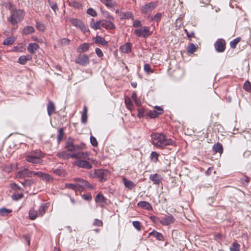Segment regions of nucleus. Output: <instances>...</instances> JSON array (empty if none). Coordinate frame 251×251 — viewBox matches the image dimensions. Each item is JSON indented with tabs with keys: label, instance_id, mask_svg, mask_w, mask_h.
I'll return each instance as SVG.
<instances>
[{
	"label": "nucleus",
	"instance_id": "nucleus-3",
	"mask_svg": "<svg viewBox=\"0 0 251 251\" xmlns=\"http://www.w3.org/2000/svg\"><path fill=\"white\" fill-rule=\"evenodd\" d=\"M44 157V153L41 151L35 150L27 153L25 156V159L31 163L39 164L41 163L42 158Z\"/></svg>",
	"mask_w": 251,
	"mask_h": 251
},
{
	"label": "nucleus",
	"instance_id": "nucleus-50",
	"mask_svg": "<svg viewBox=\"0 0 251 251\" xmlns=\"http://www.w3.org/2000/svg\"><path fill=\"white\" fill-rule=\"evenodd\" d=\"M162 17V14L160 13L156 14L153 17L151 18V20L154 22H158L160 21Z\"/></svg>",
	"mask_w": 251,
	"mask_h": 251
},
{
	"label": "nucleus",
	"instance_id": "nucleus-55",
	"mask_svg": "<svg viewBox=\"0 0 251 251\" xmlns=\"http://www.w3.org/2000/svg\"><path fill=\"white\" fill-rule=\"evenodd\" d=\"M70 5L75 8H80L82 6L81 4L79 2L76 1L71 2L70 3Z\"/></svg>",
	"mask_w": 251,
	"mask_h": 251
},
{
	"label": "nucleus",
	"instance_id": "nucleus-11",
	"mask_svg": "<svg viewBox=\"0 0 251 251\" xmlns=\"http://www.w3.org/2000/svg\"><path fill=\"white\" fill-rule=\"evenodd\" d=\"M108 172L105 170H95L94 172V176L96 177L99 179L100 181H105L107 179V174Z\"/></svg>",
	"mask_w": 251,
	"mask_h": 251
},
{
	"label": "nucleus",
	"instance_id": "nucleus-26",
	"mask_svg": "<svg viewBox=\"0 0 251 251\" xmlns=\"http://www.w3.org/2000/svg\"><path fill=\"white\" fill-rule=\"evenodd\" d=\"M123 182L125 187L130 190L132 189L136 186V184H135L132 181L128 180L125 177L123 178Z\"/></svg>",
	"mask_w": 251,
	"mask_h": 251
},
{
	"label": "nucleus",
	"instance_id": "nucleus-16",
	"mask_svg": "<svg viewBox=\"0 0 251 251\" xmlns=\"http://www.w3.org/2000/svg\"><path fill=\"white\" fill-rule=\"evenodd\" d=\"M102 27L107 30H112L115 28L114 24L110 21L102 20L101 22Z\"/></svg>",
	"mask_w": 251,
	"mask_h": 251
},
{
	"label": "nucleus",
	"instance_id": "nucleus-37",
	"mask_svg": "<svg viewBox=\"0 0 251 251\" xmlns=\"http://www.w3.org/2000/svg\"><path fill=\"white\" fill-rule=\"evenodd\" d=\"M38 216V212L34 209H31L29 211V217L30 219L33 220Z\"/></svg>",
	"mask_w": 251,
	"mask_h": 251
},
{
	"label": "nucleus",
	"instance_id": "nucleus-53",
	"mask_svg": "<svg viewBox=\"0 0 251 251\" xmlns=\"http://www.w3.org/2000/svg\"><path fill=\"white\" fill-rule=\"evenodd\" d=\"M244 89L248 92L251 91V84L250 82L249 81H246L245 82L244 85Z\"/></svg>",
	"mask_w": 251,
	"mask_h": 251
},
{
	"label": "nucleus",
	"instance_id": "nucleus-1",
	"mask_svg": "<svg viewBox=\"0 0 251 251\" xmlns=\"http://www.w3.org/2000/svg\"><path fill=\"white\" fill-rule=\"evenodd\" d=\"M151 138L152 144L158 148L163 149L166 146L173 144V141L162 133H153Z\"/></svg>",
	"mask_w": 251,
	"mask_h": 251
},
{
	"label": "nucleus",
	"instance_id": "nucleus-20",
	"mask_svg": "<svg viewBox=\"0 0 251 251\" xmlns=\"http://www.w3.org/2000/svg\"><path fill=\"white\" fill-rule=\"evenodd\" d=\"M39 46L35 43H31L28 44L27 50L31 54H34L36 50L39 49Z\"/></svg>",
	"mask_w": 251,
	"mask_h": 251
},
{
	"label": "nucleus",
	"instance_id": "nucleus-43",
	"mask_svg": "<svg viewBox=\"0 0 251 251\" xmlns=\"http://www.w3.org/2000/svg\"><path fill=\"white\" fill-rule=\"evenodd\" d=\"M36 28L40 31H44L45 30V25L43 23L40 22H37L36 24Z\"/></svg>",
	"mask_w": 251,
	"mask_h": 251
},
{
	"label": "nucleus",
	"instance_id": "nucleus-57",
	"mask_svg": "<svg viewBox=\"0 0 251 251\" xmlns=\"http://www.w3.org/2000/svg\"><path fill=\"white\" fill-rule=\"evenodd\" d=\"M66 187L76 191L78 190V187L76 184L68 183L66 184Z\"/></svg>",
	"mask_w": 251,
	"mask_h": 251
},
{
	"label": "nucleus",
	"instance_id": "nucleus-19",
	"mask_svg": "<svg viewBox=\"0 0 251 251\" xmlns=\"http://www.w3.org/2000/svg\"><path fill=\"white\" fill-rule=\"evenodd\" d=\"M116 13H119V16L121 19L130 18L132 21H134V17L130 12H119L118 10H117Z\"/></svg>",
	"mask_w": 251,
	"mask_h": 251
},
{
	"label": "nucleus",
	"instance_id": "nucleus-56",
	"mask_svg": "<svg viewBox=\"0 0 251 251\" xmlns=\"http://www.w3.org/2000/svg\"><path fill=\"white\" fill-rule=\"evenodd\" d=\"M150 219L155 224H158V223H160L161 218H159L155 216H151L150 217Z\"/></svg>",
	"mask_w": 251,
	"mask_h": 251
},
{
	"label": "nucleus",
	"instance_id": "nucleus-10",
	"mask_svg": "<svg viewBox=\"0 0 251 251\" xmlns=\"http://www.w3.org/2000/svg\"><path fill=\"white\" fill-rule=\"evenodd\" d=\"M175 221V218L171 214L166 215L161 218L160 224L163 226H167L174 223Z\"/></svg>",
	"mask_w": 251,
	"mask_h": 251
},
{
	"label": "nucleus",
	"instance_id": "nucleus-17",
	"mask_svg": "<svg viewBox=\"0 0 251 251\" xmlns=\"http://www.w3.org/2000/svg\"><path fill=\"white\" fill-rule=\"evenodd\" d=\"M66 148L68 151H76L80 149V146L74 144L72 141H68L66 143Z\"/></svg>",
	"mask_w": 251,
	"mask_h": 251
},
{
	"label": "nucleus",
	"instance_id": "nucleus-24",
	"mask_svg": "<svg viewBox=\"0 0 251 251\" xmlns=\"http://www.w3.org/2000/svg\"><path fill=\"white\" fill-rule=\"evenodd\" d=\"M137 205L141 208H143L148 210H151L152 209L151 204L146 201H141L137 203Z\"/></svg>",
	"mask_w": 251,
	"mask_h": 251
},
{
	"label": "nucleus",
	"instance_id": "nucleus-36",
	"mask_svg": "<svg viewBox=\"0 0 251 251\" xmlns=\"http://www.w3.org/2000/svg\"><path fill=\"white\" fill-rule=\"evenodd\" d=\"M150 235H153L154 237H155L159 241H163L164 239L163 236L162 234L159 232L155 231L154 230L150 232Z\"/></svg>",
	"mask_w": 251,
	"mask_h": 251
},
{
	"label": "nucleus",
	"instance_id": "nucleus-54",
	"mask_svg": "<svg viewBox=\"0 0 251 251\" xmlns=\"http://www.w3.org/2000/svg\"><path fill=\"white\" fill-rule=\"evenodd\" d=\"M144 69L147 74H149L153 73V71L151 68V65L149 64H146L144 65Z\"/></svg>",
	"mask_w": 251,
	"mask_h": 251
},
{
	"label": "nucleus",
	"instance_id": "nucleus-27",
	"mask_svg": "<svg viewBox=\"0 0 251 251\" xmlns=\"http://www.w3.org/2000/svg\"><path fill=\"white\" fill-rule=\"evenodd\" d=\"M49 205L48 203H45L41 205L38 210V216H42L46 213L48 208Z\"/></svg>",
	"mask_w": 251,
	"mask_h": 251
},
{
	"label": "nucleus",
	"instance_id": "nucleus-23",
	"mask_svg": "<svg viewBox=\"0 0 251 251\" xmlns=\"http://www.w3.org/2000/svg\"><path fill=\"white\" fill-rule=\"evenodd\" d=\"M101 20L95 22V20L93 19L90 23V26L94 30H97L100 29L102 25H101Z\"/></svg>",
	"mask_w": 251,
	"mask_h": 251
},
{
	"label": "nucleus",
	"instance_id": "nucleus-9",
	"mask_svg": "<svg viewBox=\"0 0 251 251\" xmlns=\"http://www.w3.org/2000/svg\"><path fill=\"white\" fill-rule=\"evenodd\" d=\"M75 61L76 63L83 66L87 65L90 62L89 56L85 54L78 55Z\"/></svg>",
	"mask_w": 251,
	"mask_h": 251
},
{
	"label": "nucleus",
	"instance_id": "nucleus-60",
	"mask_svg": "<svg viewBox=\"0 0 251 251\" xmlns=\"http://www.w3.org/2000/svg\"><path fill=\"white\" fill-rule=\"evenodd\" d=\"M70 40L67 38H63L60 41V43L62 46H66L69 44Z\"/></svg>",
	"mask_w": 251,
	"mask_h": 251
},
{
	"label": "nucleus",
	"instance_id": "nucleus-7",
	"mask_svg": "<svg viewBox=\"0 0 251 251\" xmlns=\"http://www.w3.org/2000/svg\"><path fill=\"white\" fill-rule=\"evenodd\" d=\"M71 23L75 27L79 28L83 32L89 31V28L79 19L72 18L70 20Z\"/></svg>",
	"mask_w": 251,
	"mask_h": 251
},
{
	"label": "nucleus",
	"instance_id": "nucleus-38",
	"mask_svg": "<svg viewBox=\"0 0 251 251\" xmlns=\"http://www.w3.org/2000/svg\"><path fill=\"white\" fill-rule=\"evenodd\" d=\"M12 212V210L7 209L4 207L0 208V215L1 216H7L9 213Z\"/></svg>",
	"mask_w": 251,
	"mask_h": 251
},
{
	"label": "nucleus",
	"instance_id": "nucleus-29",
	"mask_svg": "<svg viewBox=\"0 0 251 251\" xmlns=\"http://www.w3.org/2000/svg\"><path fill=\"white\" fill-rule=\"evenodd\" d=\"M213 150L215 152H219L221 154L223 152V145L220 143H217L213 146Z\"/></svg>",
	"mask_w": 251,
	"mask_h": 251
},
{
	"label": "nucleus",
	"instance_id": "nucleus-47",
	"mask_svg": "<svg viewBox=\"0 0 251 251\" xmlns=\"http://www.w3.org/2000/svg\"><path fill=\"white\" fill-rule=\"evenodd\" d=\"M86 13L87 14L95 17L97 16V12L95 10L92 8H89L87 10Z\"/></svg>",
	"mask_w": 251,
	"mask_h": 251
},
{
	"label": "nucleus",
	"instance_id": "nucleus-12",
	"mask_svg": "<svg viewBox=\"0 0 251 251\" xmlns=\"http://www.w3.org/2000/svg\"><path fill=\"white\" fill-rule=\"evenodd\" d=\"M86 157H87V156ZM87 157H86L85 158L78 159V160H76L75 163L76 165H77L79 167L84 169H91L92 167V165L90 163L84 160Z\"/></svg>",
	"mask_w": 251,
	"mask_h": 251
},
{
	"label": "nucleus",
	"instance_id": "nucleus-18",
	"mask_svg": "<svg viewBox=\"0 0 251 251\" xmlns=\"http://www.w3.org/2000/svg\"><path fill=\"white\" fill-rule=\"evenodd\" d=\"M163 111V109L159 106L155 107V109L150 110L149 112V116L151 118H155L158 117Z\"/></svg>",
	"mask_w": 251,
	"mask_h": 251
},
{
	"label": "nucleus",
	"instance_id": "nucleus-61",
	"mask_svg": "<svg viewBox=\"0 0 251 251\" xmlns=\"http://www.w3.org/2000/svg\"><path fill=\"white\" fill-rule=\"evenodd\" d=\"M102 225H103V223L101 220H99L98 219H95L94 223H93L94 226H102Z\"/></svg>",
	"mask_w": 251,
	"mask_h": 251
},
{
	"label": "nucleus",
	"instance_id": "nucleus-28",
	"mask_svg": "<svg viewBox=\"0 0 251 251\" xmlns=\"http://www.w3.org/2000/svg\"><path fill=\"white\" fill-rule=\"evenodd\" d=\"M95 43L97 44H101L103 46H106L107 45V42L104 39L100 36H96L94 38Z\"/></svg>",
	"mask_w": 251,
	"mask_h": 251
},
{
	"label": "nucleus",
	"instance_id": "nucleus-63",
	"mask_svg": "<svg viewBox=\"0 0 251 251\" xmlns=\"http://www.w3.org/2000/svg\"><path fill=\"white\" fill-rule=\"evenodd\" d=\"M134 23L133 24V26L134 27H142L141 22L139 20H134Z\"/></svg>",
	"mask_w": 251,
	"mask_h": 251
},
{
	"label": "nucleus",
	"instance_id": "nucleus-33",
	"mask_svg": "<svg viewBox=\"0 0 251 251\" xmlns=\"http://www.w3.org/2000/svg\"><path fill=\"white\" fill-rule=\"evenodd\" d=\"M34 31L35 30L33 27L28 25L24 28L22 33L23 35H27L33 33Z\"/></svg>",
	"mask_w": 251,
	"mask_h": 251
},
{
	"label": "nucleus",
	"instance_id": "nucleus-44",
	"mask_svg": "<svg viewBox=\"0 0 251 251\" xmlns=\"http://www.w3.org/2000/svg\"><path fill=\"white\" fill-rule=\"evenodd\" d=\"M196 50V48L195 45L193 43H191L188 46L187 48V51L188 53H193Z\"/></svg>",
	"mask_w": 251,
	"mask_h": 251
},
{
	"label": "nucleus",
	"instance_id": "nucleus-34",
	"mask_svg": "<svg viewBox=\"0 0 251 251\" xmlns=\"http://www.w3.org/2000/svg\"><path fill=\"white\" fill-rule=\"evenodd\" d=\"M16 38L13 36L7 37L3 42L4 45H11L15 41Z\"/></svg>",
	"mask_w": 251,
	"mask_h": 251
},
{
	"label": "nucleus",
	"instance_id": "nucleus-45",
	"mask_svg": "<svg viewBox=\"0 0 251 251\" xmlns=\"http://www.w3.org/2000/svg\"><path fill=\"white\" fill-rule=\"evenodd\" d=\"M64 135V132L63 128H60L59 129L58 134H57V141L58 143H60V141L62 140L63 136Z\"/></svg>",
	"mask_w": 251,
	"mask_h": 251
},
{
	"label": "nucleus",
	"instance_id": "nucleus-15",
	"mask_svg": "<svg viewBox=\"0 0 251 251\" xmlns=\"http://www.w3.org/2000/svg\"><path fill=\"white\" fill-rule=\"evenodd\" d=\"M150 179L152 181L153 184L159 185L161 183L162 177L158 174H151Z\"/></svg>",
	"mask_w": 251,
	"mask_h": 251
},
{
	"label": "nucleus",
	"instance_id": "nucleus-52",
	"mask_svg": "<svg viewBox=\"0 0 251 251\" xmlns=\"http://www.w3.org/2000/svg\"><path fill=\"white\" fill-rule=\"evenodd\" d=\"M133 226L138 231L141 230V223L139 221H133L132 222Z\"/></svg>",
	"mask_w": 251,
	"mask_h": 251
},
{
	"label": "nucleus",
	"instance_id": "nucleus-39",
	"mask_svg": "<svg viewBox=\"0 0 251 251\" xmlns=\"http://www.w3.org/2000/svg\"><path fill=\"white\" fill-rule=\"evenodd\" d=\"M125 103L127 109L131 110L133 107L132 102L128 97H126L125 99Z\"/></svg>",
	"mask_w": 251,
	"mask_h": 251
},
{
	"label": "nucleus",
	"instance_id": "nucleus-62",
	"mask_svg": "<svg viewBox=\"0 0 251 251\" xmlns=\"http://www.w3.org/2000/svg\"><path fill=\"white\" fill-rule=\"evenodd\" d=\"M90 142L94 147H96L98 145L97 139L93 136L90 137Z\"/></svg>",
	"mask_w": 251,
	"mask_h": 251
},
{
	"label": "nucleus",
	"instance_id": "nucleus-22",
	"mask_svg": "<svg viewBox=\"0 0 251 251\" xmlns=\"http://www.w3.org/2000/svg\"><path fill=\"white\" fill-rule=\"evenodd\" d=\"M31 59L32 56L29 54L22 55L18 58V62L20 64L25 65L28 61L30 60Z\"/></svg>",
	"mask_w": 251,
	"mask_h": 251
},
{
	"label": "nucleus",
	"instance_id": "nucleus-49",
	"mask_svg": "<svg viewBox=\"0 0 251 251\" xmlns=\"http://www.w3.org/2000/svg\"><path fill=\"white\" fill-rule=\"evenodd\" d=\"M24 197V195L22 193H14L12 196V199L15 201H18L22 199Z\"/></svg>",
	"mask_w": 251,
	"mask_h": 251
},
{
	"label": "nucleus",
	"instance_id": "nucleus-35",
	"mask_svg": "<svg viewBox=\"0 0 251 251\" xmlns=\"http://www.w3.org/2000/svg\"><path fill=\"white\" fill-rule=\"evenodd\" d=\"M95 201L96 202L104 203L106 202V199L102 195L99 193L97 195Z\"/></svg>",
	"mask_w": 251,
	"mask_h": 251
},
{
	"label": "nucleus",
	"instance_id": "nucleus-42",
	"mask_svg": "<svg viewBox=\"0 0 251 251\" xmlns=\"http://www.w3.org/2000/svg\"><path fill=\"white\" fill-rule=\"evenodd\" d=\"M240 245L237 242H233L230 247V251H240Z\"/></svg>",
	"mask_w": 251,
	"mask_h": 251
},
{
	"label": "nucleus",
	"instance_id": "nucleus-32",
	"mask_svg": "<svg viewBox=\"0 0 251 251\" xmlns=\"http://www.w3.org/2000/svg\"><path fill=\"white\" fill-rule=\"evenodd\" d=\"M81 121L82 124H85L87 121V108L86 106H83V112L81 114Z\"/></svg>",
	"mask_w": 251,
	"mask_h": 251
},
{
	"label": "nucleus",
	"instance_id": "nucleus-4",
	"mask_svg": "<svg viewBox=\"0 0 251 251\" xmlns=\"http://www.w3.org/2000/svg\"><path fill=\"white\" fill-rule=\"evenodd\" d=\"M56 155L59 158L68 159L69 158H74L76 159L85 158L87 156V153L78 151L76 153H69L68 151H62L58 152Z\"/></svg>",
	"mask_w": 251,
	"mask_h": 251
},
{
	"label": "nucleus",
	"instance_id": "nucleus-31",
	"mask_svg": "<svg viewBox=\"0 0 251 251\" xmlns=\"http://www.w3.org/2000/svg\"><path fill=\"white\" fill-rule=\"evenodd\" d=\"M55 106L53 102L50 100L47 105V111L49 116H50L55 111Z\"/></svg>",
	"mask_w": 251,
	"mask_h": 251
},
{
	"label": "nucleus",
	"instance_id": "nucleus-14",
	"mask_svg": "<svg viewBox=\"0 0 251 251\" xmlns=\"http://www.w3.org/2000/svg\"><path fill=\"white\" fill-rule=\"evenodd\" d=\"M33 175V171H29L27 169H25L19 171L16 175L18 179L24 178L25 177H31Z\"/></svg>",
	"mask_w": 251,
	"mask_h": 251
},
{
	"label": "nucleus",
	"instance_id": "nucleus-25",
	"mask_svg": "<svg viewBox=\"0 0 251 251\" xmlns=\"http://www.w3.org/2000/svg\"><path fill=\"white\" fill-rule=\"evenodd\" d=\"M132 45L129 43H126L121 46L120 50L122 52L128 53L131 51Z\"/></svg>",
	"mask_w": 251,
	"mask_h": 251
},
{
	"label": "nucleus",
	"instance_id": "nucleus-46",
	"mask_svg": "<svg viewBox=\"0 0 251 251\" xmlns=\"http://www.w3.org/2000/svg\"><path fill=\"white\" fill-rule=\"evenodd\" d=\"M240 38L237 37L231 41L230 43V45L231 48L234 49L236 48L237 44L240 42Z\"/></svg>",
	"mask_w": 251,
	"mask_h": 251
},
{
	"label": "nucleus",
	"instance_id": "nucleus-5",
	"mask_svg": "<svg viewBox=\"0 0 251 251\" xmlns=\"http://www.w3.org/2000/svg\"><path fill=\"white\" fill-rule=\"evenodd\" d=\"M135 34L138 37L146 38L151 34L150 28L148 26H142L141 28L136 29L134 30Z\"/></svg>",
	"mask_w": 251,
	"mask_h": 251
},
{
	"label": "nucleus",
	"instance_id": "nucleus-2",
	"mask_svg": "<svg viewBox=\"0 0 251 251\" xmlns=\"http://www.w3.org/2000/svg\"><path fill=\"white\" fill-rule=\"evenodd\" d=\"M8 8L11 13L8 21L10 22L12 25L14 26L23 20L24 17V12L23 10L16 9L10 2L8 3Z\"/></svg>",
	"mask_w": 251,
	"mask_h": 251
},
{
	"label": "nucleus",
	"instance_id": "nucleus-64",
	"mask_svg": "<svg viewBox=\"0 0 251 251\" xmlns=\"http://www.w3.org/2000/svg\"><path fill=\"white\" fill-rule=\"evenodd\" d=\"M95 51H96V53L97 55L99 57H101L103 56V52H102V51H101V50L100 49L96 48L95 49Z\"/></svg>",
	"mask_w": 251,
	"mask_h": 251
},
{
	"label": "nucleus",
	"instance_id": "nucleus-40",
	"mask_svg": "<svg viewBox=\"0 0 251 251\" xmlns=\"http://www.w3.org/2000/svg\"><path fill=\"white\" fill-rule=\"evenodd\" d=\"M159 156V154L158 153H157L156 152L152 151L151 154L150 158H151V160L154 163H155L158 161V156Z\"/></svg>",
	"mask_w": 251,
	"mask_h": 251
},
{
	"label": "nucleus",
	"instance_id": "nucleus-13",
	"mask_svg": "<svg viewBox=\"0 0 251 251\" xmlns=\"http://www.w3.org/2000/svg\"><path fill=\"white\" fill-rule=\"evenodd\" d=\"M216 50L218 52L224 51L226 49V43L224 40L219 39L214 44Z\"/></svg>",
	"mask_w": 251,
	"mask_h": 251
},
{
	"label": "nucleus",
	"instance_id": "nucleus-30",
	"mask_svg": "<svg viewBox=\"0 0 251 251\" xmlns=\"http://www.w3.org/2000/svg\"><path fill=\"white\" fill-rule=\"evenodd\" d=\"M100 1L109 8H112L117 5L116 2L113 0H100Z\"/></svg>",
	"mask_w": 251,
	"mask_h": 251
},
{
	"label": "nucleus",
	"instance_id": "nucleus-6",
	"mask_svg": "<svg viewBox=\"0 0 251 251\" xmlns=\"http://www.w3.org/2000/svg\"><path fill=\"white\" fill-rule=\"evenodd\" d=\"M157 6L156 2H150L143 5L141 8V12L143 14H150Z\"/></svg>",
	"mask_w": 251,
	"mask_h": 251
},
{
	"label": "nucleus",
	"instance_id": "nucleus-8",
	"mask_svg": "<svg viewBox=\"0 0 251 251\" xmlns=\"http://www.w3.org/2000/svg\"><path fill=\"white\" fill-rule=\"evenodd\" d=\"M73 180L76 182L75 184L77 185L78 191H81L86 188H92L89 183L83 179L75 177L73 178Z\"/></svg>",
	"mask_w": 251,
	"mask_h": 251
},
{
	"label": "nucleus",
	"instance_id": "nucleus-48",
	"mask_svg": "<svg viewBox=\"0 0 251 251\" xmlns=\"http://www.w3.org/2000/svg\"><path fill=\"white\" fill-rule=\"evenodd\" d=\"M53 172L59 176H64L65 175L64 170L61 168L53 169Z\"/></svg>",
	"mask_w": 251,
	"mask_h": 251
},
{
	"label": "nucleus",
	"instance_id": "nucleus-59",
	"mask_svg": "<svg viewBox=\"0 0 251 251\" xmlns=\"http://www.w3.org/2000/svg\"><path fill=\"white\" fill-rule=\"evenodd\" d=\"M43 180L47 181H49L52 179L51 176L48 174L44 173V175L42 177Z\"/></svg>",
	"mask_w": 251,
	"mask_h": 251
},
{
	"label": "nucleus",
	"instance_id": "nucleus-41",
	"mask_svg": "<svg viewBox=\"0 0 251 251\" xmlns=\"http://www.w3.org/2000/svg\"><path fill=\"white\" fill-rule=\"evenodd\" d=\"M19 181L25 187H29L33 183V180L32 179H25Z\"/></svg>",
	"mask_w": 251,
	"mask_h": 251
},
{
	"label": "nucleus",
	"instance_id": "nucleus-51",
	"mask_svg": "<svg viewBox=\"0 0 251 251\" xmlns=\"http://www.w3.org/2000/svg\"><path fill=\"white\" fill-rule=\"evenodd\" d=\"M50 7L56 13V10L58 9L57 5L56 2H52L50 0H48Z\"/></svg>",
	"mask_w": 251,
	"mask_h": 251
},
{
	"label": "nucleus",
	"instance_id": "nucleus-21",
	"mask_svg": "<svg viewBox=\"0 0 251 251\" xmlns=\"http://www.w3.org/2000/svg\"><path fill=\"white\" fill-rule=\"evenodd\" d=\"M90 48V44L88 43H84L79 45L77 48L76 51L78 53H82L87 51Z\"/></svg>",
	"mask_w": 251,
	"mask_h": 251
},
{
	"label": "nucleus",
	"instance_id": "nucleus-58",
	"mask_svg": "<svg viewBox=\"0 0 251 251\" xmlns=\"http://www.w3.org/2000/svg\"><path fill=\"white\" fill-rule=\"evenodd\" d=\"M25 50V49L23 47H22V46H16V47H14L12 48V51H16V52H22Z\"/></svg>",
	"mask_w": 251,
	"mask_h": 251
}]
</instances>
